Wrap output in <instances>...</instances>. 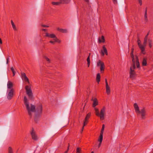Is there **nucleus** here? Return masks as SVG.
I'll list each match as a JSON object with an SVG mask.
<instances>
[{"label": "nucleus", "mask_w": 153, "mask_h": 153, "mask_svg": "<svg viewBox=\"0 0 153 153\" xmlns=\"http://www.w3.org/2000/svg\"><path fill=\"white\" fill-rule=\"evenodd\" d=\"M136 64L137 67L138 68H140V63L138 57L135 56V64Z\"/></svg>", "instance_id": "nucleus-15"}, {"label": "nucleus", "mask_w": 153, "mask_h": 153, "mask_svg": "<svg viewBox=\"0 0 153 153\" xmlns=\"http://www.w3.org/2000/svg\"><path fill=\"white\" fill-rule=\"evenodd\" d=\"M149 32H148L147 35L146 36L144 40L143 44H144V46L146 47V45L148 39V36L149 34Z\"/></svg>", "instance_id": "nucleus-19"}, {"label": "nucleus", "mask_w": 153, "mask_h": 153, "mask_svg": "<svg viewBox=\"0 0 153 153\" xmlns=\"http://www.w3.org/2000/svg\"><path fill=\"white\" fill-rule=\"evenodd\" d=\"M46 36L48 37H50L52 38H54V40H55V42H60V41H59L58 39L56 37L55 35L54 34H51L49 33H46Z\"/></svg>", "instance_id": "nucleus-8"}, {"label": "nucleus", "mask_w": 153, "mask_h": 153, "mask_svg": "<svg viewBox=\"0 0 153 153\" xmlns=\"http://www.w3.org/2000/svg\"><path fill=\"white\" fill-rule=\"evenodd\" d=\"M148 42H149V46L150 48H151L152 47V40L149 39L148 40Z\"/></svg>", "instance_id": "nucleus-32"}, {"label": "nucleus", "mask_w": 153, "mask_h": 153, "mask_svg": "<svg viewBox=\"0 0 153 153\" xmlns=\"http://www.w3.org/2000/svg\"><path fill=\"white\" fill-rule=\"evenodd\" d=\"M103 139V134H100V135L98 140V141L100 142H102Z\"/></svg>", "instance_id": "nucleus-28"}, {"label": "nucleus", "mask_w": 153, "mask_h": 153, "mask_svg": "<svg viewBox=\"0 0 153 153\" xmlns=\"http://www.w3.org/2000/svg\"><path fill=\"white\" fill-rule=\"evenodd\" d=\"M8 92L7 95V98L9 100H10L12 99L13 95L14 90L13 89H11L9 90Z\"/></svg>", "instance_id": "nucleus-9"}, {"label": "nucleus", "mask_w": 153, "mask_h": 153, "mask_svg": "<svg viewBox=\"0 0 153 153\" xmlns=\"http://www.w3.org/2000/svg\"><path fill=\"white\" fill-rule=\"evenodd\" d=\"M30 133L32 139L33 140H38L37 136L33 129H32Z\"/></svg>", "instance_id": "nucleus-13"}, {"label": "nucleus", "mask_w": 153, "mask_h": 153, "mask_svg": "<svg viewBox=\"0 0 153 153\" xmlns=\"http://www.w3.org/2000/svg\"><path fill=\"white\" fill-rule=\"evenodd\" d=\"M93 107H95L96 105H98V102L96 98L94 99L93 100Z\"/></svg>", "instance_id": "nucleus-20"}, {"label": "nucleus", "mask_w": 153, "mask_h": 153, "mask_svg": "<svg viewBox=\"0 0 153 153\" xmlns=\"http://www.w3.org/2000/svg\"><path fill=\"white\" fill-rule=\"evenodd\" d=\"M7 88L8 89H11L13 86V83L10 81H9L7 83Z\"/></svg>", "instance_id": "nucleus-16"}, {"label": "nucleus", "mask_w": 153, "mask_h": 153, "mask_svg": "<svg viewBox=\"0 0 153 153\" xmlns=\"http://www.w3.org/2000/svg\"><path fill=\"white\" fill-rule=\"evenodd\" d=\"M94 109L95 111L96 115L97 116H99V112L98 109L96 108H95Z\"/></svg>", "instance_id": "nucleus-30"}, {"label": "nucleus", "mask_w": 153, "mask_h": 153, "mask_svg": "<svg viewBox=\"0 0 153 153\" xmlns=\"http://www.w3.org/2000/svg\"><path fill=\"white\" fill-rule=\"evenodd\" d=\"M99 42L100 43V42H104L105 40V39L104 37L103 36H102L101 37V40H100V39H99Z\"/></svg>", "instance_id": "nucleus-29"}, {"label": "nucleus", "mask_w": 153, "mask_h": 153, "mask_svg": "<svg viewBox=\"0 0 153 153\" xmlns=\"http://www.w3.org/2000/svg\"><path fill=\"white\" fill-rule=\"evenodd\" d=\"M81 151V149L79 147H77L76 149V153H80Z\"/></svg>", "instance_id": "nucleus-35"}, {"label": "nucleus", "mask_w": 153, "mask_h": 153, "mask_svg": "<svg viewBox=\"0 0 153 153\" xmlns=\"http://www.w3.org/2000/svg\"><path fill=\"white\" fill-rule=\"evenodd\" d=\"M8 153H13L12 149L11 147H9L8 148Z\"/></svg>", "instance_id": "nucleus-34"}, {"label": "nucleus", "mask_w": 153, "mask_h": 153, "mask_svg": "<svg viewBox=\"0 0 153 153\" xmlns=\"http://www.w3.org/2000/svg\"><path fill=\"white\" fill-rule=\"evenodd\" d=\"M9 57H7V59H6V60H7V64H8V62H9Z\"/></svg>", "instance_id": "nucleus-43"}, {"label": "nucleus", "mask_w": 153, "mask_h": 153, "mask_svg": "<svg viewBox=\"0 0 153 153\" xmlns=\"http://www.w3.org/2000/svg\"><path fill=\"white\" fill-rule=\"evenodd\" d=\"M11 70L12 71L13 73V76H14L15 74V72L14 71V69L13 67L11 68Z\"/></svg>", "instance_id": "nucleus-36"}, {"label": "nucleus", "mask_w": 153, "mask_h": 153, "mask_svg": "<svg viewBox=\"0 0 153 153\" xmlns=\"http://www.w3.org/2000/svg\"><path fill=\"white\" fill-rule=\"evenodd\" d=\"M36 118H35V121H36Z\"/></svg>", "instance_id": "nucleus-53"}, {"label": "nucleus", "mask_w": 153, "mask_h": 153, "mask_svg": "<svg viewBox=\"0 0 153 153\" xmlns=\"http://www.w3.org/2000/svg\"><path fill=\"white\" fill-rule=\"evenodd\" d=\"M90 53H89V55L87 57V65L88 66V67H89V65L90 63Z\"/></svg>", "instance_id": "nucleus-27"}, {"label": "nucleus", "mask_w": 153, "mask_h": 153, "mask_svg": "<svg viewBox=\"0 0 153 153\" xmlns=\"http://www.w3.org/2000/svg\"><path fill=\"white\" fill-rule=\"evenodd\" d=\"M24 104L26 106L27 109L28 111V113L29 115L32 117V114L31 112H34L35 111V106L32 104H30V108L29 107V102L26 97H24Z\"/></svg>", "instance_id": "nucleus-2"}, {"label": "nucleus", "mask_w": 153, "mask_h": 153, "mask_svg": "<svg viewBox=\"0 0 153 153\" xmlns=\"http://www.w3.org/2000/svg\"><path fill=\"white\" fill-rule=\"evenodd\" d=\"M91 153H94L93 152H92Z\"/></svg>", "instance_id": "nucleus-52"}, {"label": "nucleus", "mask_w": 153, "mask_h": 153, "mask_svg": "<svg viewBox=\"0 0 153 153\" xmlns=\"http://www.w3.org/2000/svg\"><path fill=\"white\" fill-rule=\"evenodd\" d=\"M61 4H68L69 3L70 0H59Z\"/></svg>", "instance_id": "nucleus-22"}, {"label": "nucleus", "mask_w": 153, "mask_h": 153, "mask_svg": "<svg viewBox=\"0 0 153 153\" xmlns=\"http://www.w3.org/2000/svg\"><path fill=\"white\" fill-rule=\"evenodd\" d=\"M105 128V126L104 124L102 125V129L101 131L100 134H103V131Z\"/></svg>", "instance_id": "nucleus-33"}, {"label": "nucleus", "mask_w": 153, "mask_h": 153, "mask_svg": "<svg viewBox=\"0 0 153 153\" xmlns=\"http://www.w3.org/2000/svg\"><path fill=\"white\" fill-rule=\"evenodd\" d=\"M113 2V3L114 4H117V0H112Z\"/></svg>", "instance_id": "nucleus-40"}, {"label": "nucleus", "mask_w": 153, "mask_h": 153, "mask_svg": "<svg viewBox=\"0 0 153 153\" xmlns=\"http://www.w3.org/2000/svg\"><path fill=\"white\" fill-rule=\"evenodd\" d=\"M142 65L143 66H146L147 65V59L143 58L142 62Z\"/></svg>", "instance_id": "nucleus-24"}, {"label": "nucleus", "mask_w": 153, "mask_h": 153, "mask_svg": "<svg viewBox=\"0 0 153 153\" xmlns=\"http://www.w3.org/2000/svg\"><path fill=\"white\" fill-rule=\"evenodd\" d=\"M134 107L135 111L138 116H140L142 119H144L146 118V111L145 108H142L140 109L139 108L136 103L134 104Z\"/></svg>", "instance_id": "nucleus-1"}, {"label": "nucleus", "mask_w": 153, "mask_h": 153, "mask_svg": "<svg viewBox=\"0 0 153 153\" xmlns=\"http://www.w3.org/2000/svg\"><path fill=\"white\" fill-rule=\"evenodd\" d=\"M145 20L146 22L148 21V19L147 16V9L146 8L145 11V13L144 15Z\"/></svg>", "instance_id": "nucleus-26"}, {"label": "nucleus", "mask_w": 153, "mask_h": 153, "mask_svg": "<svg viewBox=\"0 0 153 153\" xmlns=\"http://www.w3.org/2000/svg\"><path fill=\"white\" fill-rule=\"evenodd\" d=\"M2 40L1 39V38H0V44H2Z\"/></svg>", "instance_id": "nucleus-48"}, {"label": "nucleus", "mask_w": 153, "mask_h": 153, "mask_svg": "<svg viewBox=\"0 0 153 153\" xmlns=\"http://www.w3.org/2000/svg\"><path fill=\"white\" fill-rule=\"evenodd\" d=\"M105 114V108L103 107L100 110V114L99 115L97 116L100 117L101 120H103L104 119V116Z\"/></svg>", "instance_id": "nucleus-7"}, {"label": "nucleus", "mask_w": 153, "mask_h": 153, "mask_svg": "<svg viewBox=\"0 0 153 153\" xmlns=\"http://www.w3.org/2000/svg\"><path fill=\"white\" fill-rule=\"evenodd\" d=\"M85 104H86V103L85 104V105H84V107H83V110H84V108H85Z\"/></svg>", "instance_id": "nucleus-51"}, {"label": "nucleus", "mask_w": 153, "mask_h": 153, "mask_svg": "<svg viewBox=\"0 0 153 153\" xmlns=\"http://www.w3.org/2000/svg\"><path fill=\"white\" fill-rule=\"evenodd\" d=\"M85 1L88 2H89V0H84Z\"/></svg>", "instance_id": "nucleus-50"}, {"label": "nucleus", "mask_w": 153, "mask_h": 153, "mask_svg": "<svg viewBox=\"0 0 153 153\" xmlns=\"http://www.w3.org/2000/svg\"><path fill=\"white\" fill-rule=\"evenodd\" d=\"M52 4H53V5H59L61 4L60 1L59 2H52Z\"/></svg>", "instance_id": "nucleus-31"}, {"label": "nucleus", "mask_w": 153, "mask_h": 153, "mask_svg": "<svg viewBox=\"0 0 153 153\" xmlns=\"http://www.w3.org/2000/svg\"><path fill=\"white\" fill-rule=\"evenodd\" d=\"M25 89L26 93L28 96L29 98L32 99L33 98V94L32 91L31 89L30 86L27 85L25 87Z\"/></svg>", "instance_id": "nucleus-4"}, {"label": "nucleus", "mask_w": 153, "mask_h": 153, "mask_svg": "<svg viewBox=\"0 0 153 153\" xmlns=\"http://www.w3.org/2000/svg\"><path fill=\"white\" fill-rule=\"evenodd\" d=\"M45 58L46 59V60L48 62V63H49L50 62V59L48 58V57H45Z\"/></svg>", "instance_id": "nucleus-37"}, {"label": "nucleus", "mask_w": 153, "mask_h": 153, "mask_svg": "<svg viewBox=\"0 0 153 153\" xmlns=\"http://www.w3.org/2000/svg\"><path fill=\"white\" fill-rule=\"evenodd\" d=\"M136 68L135 63H132L130 68V76L131 78L133 79L136 75L134 71V69Z\"/></svg>", "instance_id": "nucleus-3"}, {"label": "nucleus", "mask_w": 153, "mask_h": 153, "mask_svg": "<svg viewBox=\"0 0 153 153\" xmlns=\"http://www.w3.org/2000/svg\"><path fill=\"white\" fill-rule=\"evenodd\" d=\"M105 88L106 93L108 95H109L111 92V89L110 87L108 85H105Z\"/></svg>", "instance_id": "nucleus-17"}, {"label": "nucleus", "mask_w": 153, "mask_h": 153, "mask_svg": "<svg viewBox=\"0 0 153 153\" xmlns=\"http://www.w3.org/2000/svg\"><path fill=\"white\" fill-rule=\"evenodd\" d=\"M134 48H132V50L131 53V57L132 58V63H135V60L134 59V56L133 55Z\"/></svg>", "instance_id": "nucleus-18"}, {"label": "nucleus", "mask_w": 153, "mask_h": 153, "mask_svg": "<svg viewBox=\"0 0 153 153\" xmlns=\"http://www.w3.org/2000/svg\"><path fill=\"white\" fill-rule=\"evenodd\" d=\"M97 65L98 66H100V70L101 72L104 71L105 68L104 63L99 60L97 62Z\"/></svg>", "instance_id": "nucleus-10"}, {"label": "nucleus", "mask_w": 153, "mask_h": 153, "mask_svg": "<svg viewBox=\"0 0 153 153\" xmlns=\"http://www.w3.org/2000/svg\"><path fill=\"white\" fill-rule=\"evenodd\" d=\"M55 42H56L55 41V40H54V41H51L50 42L54 44L55 43Z\"/></svg>", "instance_id": "nucleus-44"}, {"label": "nucleus", "mask_w": 153, "mask_h": 153, "mask_svg": "<svg viewBox=\"0 0 153 153\" xmlns=\"http://www.w3.org/2000/svg\"><path fill=\"white\" fill-rule=\"evenodd\" d=\"M139 3L140 4V5H141L142 4V0H138Z\"/></svg>", "instance_id": "nucleus-39"}, {"label": "nucleus", "mask_w": 153, "mask_h": 153, "mask_svg": "<svg viewBox=\"0 0 153 153\" xmlns=\"http://www.w3.org/2000/svg\"><path fill=\"white\" fill-rule=\"evenodd\" d=\"M42 27H49V26L48 25H42Z\"/></svg>", "instance_id": "nucleus-41"}, {"label": "nucleus", "mask_w": 153, "mask_h": 153, "mask_svg": "<svg viewBox=\"0 0 153 153\" xmlns=\"http://www.w3.org/2000/svg\"><path fill=\"white\" fill-rule=\"evenodd\" d=\"M91 115V113H89L87 114L84 120L83 121L84 126H85L87 124L88 122V120L90 118Z\"/></svg>", "instance_id": "nucleus-14"}, {"label": "nucleus", "mask_w": 153, "mask_h": 153, "mask_svg": "<svg viewBox=\"0 0 153 153\" xmlns=\"http://www.w3.org/2000/svg\"><path fill=\"white\" fill-rule=\"evenodd\" d=\"M21 77L23 80H24L25 82H27L28 84L30 83L29 79L26 76L25 73H21Z\"/></svg>", "instance_id": "nucleus-12"}, {"label": "nucleus", "mask_w": 153, "mask_h": 153, "mask_svg": "<svg viewBox=\"0 0 153 153\" xmlns=\"http://www.w3.org/2000/svg\"><path fill=\"white\" fill-rule=\"evenodd\" d=\"M102 142H100L99 143L98 145V147L99 148L100 146H101Z\"/></svg>", "instance_id": "nucleus-47"}, {"label": "nucleus", "mask_w": 153, "mask_h": 153, "mask_svg": "<svg viewBox=\"0 0 153 153\" xmlns=\"http://www.w3.org/2000/svg\"><path fill=\"white\" fill-rule=\"evenodd\" d=\"M100 75L99 73L97 74L96 77V81L97 82L99 83L100 81Z\"/></svg>", "instance_id": "nucleus-25"}, {"label": "nucleus", "mask_w": 153, "mask_h": 153, "mask_svg": "<svg viewBox=\"0 0 153 153\" xmlns=\"http://www.w3.org/2000/svg\"><path fill=\"white\" fill-rule=\"evenodd\" d=\"M84 126V123H83V127H82V130H81V132H82V131H83V129H84V126Z\"/></svg>", "instance_id": "nucleus-45"}, {"label": "nucleus", "mask_w": 153, "mask_h": 153, "mask_svg": "<svg viewBox=\"0 0 153 153\" xmlns=\"http://www.w3.org/2000/svg\"><path fill=\"white\" fill-rule=\"evenodd\" d=\"M42 111V105L41 103L38 104L36 106V111L37 113L36 115H40Z\"/></svg>", "instance_id": "nucleus-5"}, {"label": "nucleus", "mask_w": 153, "mask_h": 153, "mask_svg": "<svg viewBox=\"0 0 153 153\" xmlns=\"http://www.w3.org/2000/svg\"><path fill=\"white\" fill-rule=\"evenodd\" d=\"M84 126V123H83V127H82V130H81V132H82V131H83V129H84V126Z\"/></svg>", "instance_id": "nucleus-46"}, {"label": "nucleus", "mask_w": 153, "mask_h": 153, "mask_svg": "<svg viewBox=\"0 0 153 153\" xmlns=\"http://www.w3.org/2000/svg\"><path fill=\"white\" fill-rule=\"evenodd\" d=\"M57 30L59 32L63 33H67V30L66 29H63L58 28Z\"/></svg>", "instance_id": "nucleus-21"}, {"label": "nucleus", "mask_w": 153, "mask_h": 153, "mask_svg": "<svg viewBox=\"0 0 153 153\" xmlns=\"http://www.w3.org/2000/svg\"><path fill=\"white\" fill-rule=\"evenodd\" d=\"M42 30H43V31H45L47 30V29H42Z\"/></svg>", "instance_id": "nucleus-49"}, {"label": "nucleus", "mask_w": 153, "mask_h": 153, "mask_svg": "<svg viewBox=\"0 0 153 153\" xmlns=\"http://www.w3.org/2000/svg\"><path fill=\"white\" fill-rule=\"evenodd\" d=\"M11 24L12 27L13 28V29L14 31H17V29L16 26V25H15L14 23L13 22V21L11 20Z\"/></svg>", "instance_id": "nucleus-23"}, {"label": "nucleus", "mask_w": 153, "mask_h": 153, "mask_svg": "<svg viewBox=\"0 0 153 153\" xmlns=\"http://www.w3.org/2000/svg\"><path fill=\"white\" fill-rule=\"evenodd\" d=\"M69 146H70V145H69V144L68 145V148H67V150L66 151H65V152H64V153H67L68 152V151L69 150Z\"/></svg>", "instance_id": "nucleus-38"}, {"label": "nucleus", "mask_w": 153, "mask_h": 153, "mask_svg": "<svg viewBox=\"0 0 153 153\" xmlns=\"http://www.w3.org/2000/svg\"><path fill=\"white\" fill-rule=\"evenodd\" d=\"M100 53L102 56H104L105 54L106 55H108V51L105 45L103 46L102 49L101 50Z\"/></svg>", "instance_id": "nucleus-11"}, {"label": "nucleus", "mask_w": 153, "mask_h": 153, "mask_svg": "<svg viewBox=\"0 0 153 153\" xmlns=\"http://www.w3.org/2000/svg\"><path fill=\"white\" fill-rule=\"evenodd\" d=\"M137 42L139 47L140 49L141 52L143 54H145V49L146 47L144 46V44L143 43V45L141 44V41L139 38H138V39Z\"/></svg>", "instance_id": "nucleus-6"}, {"label": "nucleus", "mask_w": 153, "mask_h": 153, "mask_svg": "<svg viewBox=\"0 0 153 153\" xmlns=\"http://www.w3.org/2000/svg\"><path fill=\"white\" fill-rule=\"evenodd\" d=\"M105 85H108V82L106 79H105Z\"/></svg>", "instance_id": "nucleus-42"}]
</instances>
